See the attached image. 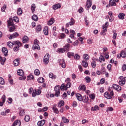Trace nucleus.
Segmentation results:
<instances>
[{
	"label": "nucleus",
	"mask_w": 126,
	"mask_h": 126,
	"mask_svg": "<svg viewBox=\"0 0 126 126\" xmlns=\"http://www.w3.org/2000/svg\"><path fill=\"white\" fill-rule=\"evenodd\" d=\"M70 21H71L69 22V24L71 26L73 25V24H74V23H75V21L74 20V19H73V18H71L70 19Z\"/></svg>",
	"instance_id": "37998d69"
},
{
	"label": "nucleus",
	"mask_w": 126,
	"mask_h": 126,
	"mask_svg": "<svg viewBox=\"0 0 126 126\" xmlns=\"http://www.w3.org/2000/svg\"><path fill=\"white\" fill-rule=\"evenodd\" d=\"M125 16H126V15L123 13H120L118 15V17L119 19H121L122 20H123V19H125Z\"/></svg>",
	"instance_id": "393cba45"
},
{
	"label": "nucleus",
	"mask_w": 126,
	"mask_h": 126,
	"mask_svg": "<svg viewBox=\"0 0 126 126\" xmlns=\"http://www.w3.org/2000/svg\"><path fill=\"white\" fill-rule=\"evenodd\" d=\"M65 87L67 89V88H70V87H71V83H70V82H67V84L65 85Z\"/></svg>",
	"instance_id": "de8ad7c7"
},
{
	"label": "nucleus",
	"mask_w": 126,
	"mask_h": 126,
	"mask_svg": "<svg viewBox=\"0 0 126 126\" xmlns=\"http://www.w3.org/2000/svg\"><path fill=\"white\" fill-rule=\"evenodd\" d=\"M20 59L18 58L14 60V65L15 66H18V65H19V61Z\"/></svg>",
	"instance_id": "b1692460"
},
{
	"label": "nucleus",
	"mask_w": 126,
	"mask_h": 126,
	"mask_svg": "<svg viewBox=\"0 0 126 126\" xmlns=\"http://www.w3.org/2000/svg\"><path fill=\"white\" fill-rule=\"evenodd\" d=\"M5 9H6V5L4 4L3 6L1 8V10L3 12H4Z\"/></svg>",
	"instance_id": "13d9d810"
},
{
	"label": "nucleus",
	"mask_w": 126,
	"mask_h": 126,
	"mask_svg": "<svg viewBox=\"0 0 126 126\" xmlns=\"http://www.w3.org/2000/svg\"><path fill=\"white\" fill-rule=\"evenodd\" d=\"M59 63L63 68H65V63L64 62V60H61L59 62Z\"/></svg>",
	"instance_id": "9b49d317"
},
{
	"label": "nucleus",
	"mask_w": 126,
	"mask_h": 126,
	"mask_svg": "<svg viewBox=\"0 0 126 126\" xmlns=\"http://www.w3.org/2000/svg\"><path fill=\"white\" fill-rule=\"evenodd\" d=\"M87 83H90L91 82V78L89 77V76H87L85 78Z\"/></svg>",
	"instance_id": "c03bdc74"
},
{
	"label": "nucleus",
	"mask_w": 126,
	"mask_h": 126,
	"mask_svg": "<svg viewBox=\"0 0 126 126\" xmlns=\"http://www.w3.org/2000/svg\"><path fill=\"white\" fill-rule=\"evenodd\" d=\"M91 65L92 67H93L94 68H95V67H96V62H95V61H93L91 63Z\"/></svg>",
	"instance_id": "052dcab7"
},
{
	"label": "nucleus",
	"mask_w": 126,
	"mask_h": 126,
	"mask_svg": "<svg viewBox=\"0 0 126 126\" xmlns=\"http://www.w3.org/2000/svg\"><path fill=\"white\" fill-rule=\"evenodd\" d=\"M2 52L4 53V55L5 57H7V53H8V51H7V49L5 48V47L2 48Z\"/></svg>",
	"instance_id": "5701e85b"
},
{
	"label": "nucleus",
	"mask_w": 126,
	"mask_h": 126,
	"mask_svg": "<svg viewBox=\"0 0 126 126\" xmlns=\"http://www.w3.org/2000/svg\"><path fill=\"white\" fill-rule=\"evenodd\" d=\"M55 91V96H56V97H59L60 96V87H59V86H56L54 88Z\"/></svg>",
	"instance_id": "0eeeda50"
},
{
	"label": "nucleus",
	"mask_w": 126,
	"mask_h": 126,
	"mask_svg": "<svg viewBox=\"0 0 126 126\" xmlns=\"http://www.w3.org/2000/svg\"><path fill=\"white\" fill-rule=\"evenodd\" d=\"M100 71L101 73H103V74H105V73L106 72V69H105V67H102Z\"/></svg>",
	"instance_id": "e2e57ef3"
},
{
	"label": "nucleus",
	"mask_w": 126,
	"mask_h": 126,
	"mask_svg": "<svg viewBox=\"0 0 126 126\" xmlns=\"http://www.w3.org/2000/svg\"><path fill=\"white\" fill-rule=\"evenodd\" d=\"M74 59L75 60H79L80 59V56L78 54H76L74 56Z\"/></svg>",
	"instance_id": "4d7b16f0"
},
{
	"label": "nucleus",
	"mask_w": 126,
	"mask_h": 126,
	"mask_svg": "<svg viewBox=\"0 0 126 126\" xmlns=\"http://www.w3.org/2000/svg\"><path fill=\"white\" fill-rule=\"evenodd\" d=\"M19 115L20 117H23L24 115H25V112L24 111V109H21L19 112Z\"/></svg>",
	"instance_id": "c756f323"
},
{
	"label": "nucleus",
	"mask_w": 126,
	"mask_h": 126,
	"mask_svg": "<svg viewBox=\"0 0 126 126\" xmlns=\"http://www.w3.org/2000/svg\"><path fill=\"white\" fill-rule=\"evenodd\" d=\"M64 105V101L63 100L60 101L58 103V108H62L63 106Z\"/></svg>",
	"instance_id": "2f4dec72"
},
{
	"label": "nucleus",
	"mask_w": 126,
	"mask_h": 126,
	"mask_svg": "<svg viewBox=\"0 0 126 126\" xmlns=\"http://www.w3.org/2000/svg\"><path fill=\"white\" fill-rule=\"evenodd\" d=\"M52 110H53L54 113L55 114H59V109L57 108V104H54L52 106Z\"/></svg>",
	"instance_id": "1a4fd4ad"
},
{
	"label": "nucleus",
	"mask_w": 126,
	"mask_h": 126,
	"mask_svg": "<svg viewBox=\"0 0 126 126\" xmlns=\"http://www.w3.org/2000/svg\"><path fill=\"white\" fill-rule=\"evenodd\" d=\"M7 24H8V27H9V26H14V24H13V20L12 19H9V20L7 21Z\"/></svg>",
	"instance_id": "dca6fc26"
},
{
	"label": "nucleus",
	"mask_w": 126,
	"mask_h": 126,
	"mask_svg": "<svg viewBox=\"0 0 126 126\" xmlns=\"http://www.w3.org/2000/svg\"><path fill=\"white\" fill-rule=\"evenodd\" d=\"M58 51L60 53H64V52H66V51H64V49L63 48L59 49Z\"/></svg>",
	"instance_id": "69168bd1"
},
{
	"label": "nucleus",
	"mask_w": 126,
	"mask_h": 126,
	"mask_svg": "<svg viewBox=\"0 0 126 126\" xmlns=\"http://www.w3.org/2000/svg\"><path fill=\"white\" fill-rule=\"evenodd\" d=\"M119 79L120 80L119 81V85L123 86V85H125V84H126V82L124 80V77L120 76L119 77Z\"/></svg>",
	"instance_id": "39448f33"
},
{
	"label": "nucleus",
	"mask_w": 126,
	"mask_h": 126,
	"mask_svg": "<svg viewBox=\"0 0 126 126\" xmlns=\"http://www.w3.org/2000/svg\"><path fill=\"white\" fill-rule=\"evenodd\" d=\"M60 89L61 90H67V89H66V88L65 87V85H64V84H63L61 87H60Z\"/></svg>",
	"instance_id": "79ce46f5"
},
{
	"label": "nucleus",
	"mask_w": 126,
	"mask_h": 126,
	"mask_svg": "<svg viewBox=\"0 0 126 126\" xmlns=\"http://www.w3.org/2000/svg\"><path fill=\"white\" fill-rule=\"evenodd\" d=\"M83 58L85 61H87V60H89V56L88 54H84Z\"/></svg>",
	"instance_id": "49530a36"
},
{
	"label": "nucleus",
	"mask_w": 126,
	"mask_h": 126,
	"mask_svg": "<svg viewBox=\"0 0 126 126\" xmlns=\"http://www.w3.org/2000/svg\"><path fill=\"white\" fill-rule=\"evenodd\" d=\"M72 106L75 107L77 106V102L76 101H73L72 104Z\"/></svg>",
	"instance_id": "338daca9"
},
{
	"label": "nucleus",
	"mask_w": 126,
	"mask_h": 126,
	"mask_svg": "<svg viewBox=\"0 0 126 126\" xmlns=\"http://www.w3.org/2000/svg\"><path fill=\"white\" fill-rule=\"evenodd\" d=\"M113 111H114V108H113V107H108L106 109V112H113Z\"/></svg>",
	"instance_id": "3c124183"
},
{
	"label": "nucleus",
	"mask_w": 126,
	"mask_h": 126,
	"mask_svg": "<svg viewBox=\"0 0 126 126\" xmlns=\"http://www.w3.org/2000/svg\"><path fill=\"white\" fill-rule=\"evenodd\" d=\"M32 50H40V46H39V44H34L33 45Z\"/></svg>",
	"instance_id": "f704fd0d"
},
{
	"label": "nucleus",
	"mask_w": 126,
	"mask_h": 126,
	"mask_svg": "<svg viewBox=\"0 0 126 126\" xmlns=\"http://www.w3.org/2000/svg\"><path fill=\"white\" fill-rule=\"evenodd\" d=\"M34 78L33 75H30L27 77V80H34Z\"/></svg>",
	"instance_id": "4c0bfd02"
},
{
	"label": "nucleus",
	"mask_w": 126,
	"mask_h": 126,
	"mask_svg": "<svg viewBox=\"0 0 126 126\" xmlns=\"http://www.w3.org/2000/svg\"><path fill=\"white\" fill-rule=\"evenodd\" d=\"M109 3L110 4V6H114L117 5V3H115V0H110Z\"/></svg>",
	"instance_id": "473e14b6"
},
{
	"label": "nucleus",
	"mask_w": 126,
	"mask_h": 126,
	"mask_svg": "<svg viewBox=\"0 0 126 126\" xmlns=\"http://www.w3.org/2000/svg\"><path fill=\"white\" fill-rule=\"evenodd\" d=\"M0 84L3 85L4 84V80L1 77H0Z\"/></svg>",
	"instance_id": "864d4df0"
},
{
	"label": "nucleus",
	"mask_w": 126,
	"mask_h": 126,
	"mask_svg": "<svg viewBox=\"0 0 126 126\" xmlns=\"http://www.w3.org/2000/svg\"><path fill=\"white\" fill-rule=\"evenodd\" d=\"M41 93H42V91H41V90H34L32 94V97H36L37 95H40Z\"/></svg>",
	"instance_id": "7ed1b4c3"
},
{
	"label": "nucleus",
	"mask_w": 126,
	"mask_h": 126,
	"mask_svg": "<svg viewBox=\"0 0 126 126\" xmlns=\"http://www.w3.org/2000/svg\"><path fill=\"white\" fill-rule=\"evenodd\" d=\"M69 48H70V44L69 43H66L63 48L64 49V51L66 52L69 51Z\"/></svg>",
	"instance_id": "ddd939ff"
},
{
	"label": "nucleus",
	"mask_w": 126,
	"mask_h": 126,
	"mask_svg": "<svg viewBox=\"0 0 126 126\" xmlns=\"http://www.w3.org/2000/svg\"><path fill=\"white\" fill-rule=\"evenodd\" d=\"M28 42H29V38H28V36L25 35L23 37L22 42L24 44H27Z\"/></svg>",
	"instance_id": "6e6552de"
},
{
	"label": "nucleus",
	"mask_w": 126,
	"mask_h": 126,
	"mask_svg": "<svg viewBox=\"0 0 126 126\" xmlns=\"http://www.w3.org/2000/svg\"><path fill=\"white\" fill-rule=\"evenodd\" d=\"M113 88L114 89H115V90H117V91H121L122 90V87H121V86L118 85H113Z\"/></svg>",
	"instance_id": "9d476101"
},
{
	"label": "nucleus",
	"mask_w": 126,
	"mask_h": 126,
	"mask_svg": "<svg viewBox=\"0 0 126 126\" xmlns=\"http://www.w3.org/2000/svg\"><path fill=\"white\" fill-rule=\"evenodd\" d=\"M25 121L27 123H28L30 121V116L29 115H27L25 117Z\"/></svg>",
	"instance_id": "58836bf2"
},
{
	"label": "nucleus",
	"mask_w": 126,
	"mask_h": 126,
	"mask_svg": "<svg viewBox=\"0 0 126 126\" xmlns=\"http://www.w3.org/2000/svg\"><path fill=\"white\" fill-rule=\"evenodd\" d=\"M32 20H34V21H38V16H37L36 15H32Z\"/></svg>",
	"instance_id": "a18cd8bd"
},
{
	"label": "nucleus",
	"mask_w": 126,
	"mask_h": 126,
	"mask_svg": "<svg viewBox=\"0 0 126 126\" xmlns=\"http://www.w3.org/2000/svg\"><path fill=\"white\" fill-rule=\"evenodd\" d=\"M121 55L122 58H126V51L122 50L121 52Z\"/></svg>",
	"instance_id": "a19ab883"
},
{
	"label": "nucleus",
	"mask_w": 126,
	"mask_h": 126,
	"mask_svg": "<svg viewBox=\"0 0 126 126\" xmlns=\"http://www.w3.org/2000/svg\"><path fill=\"white\" fill-rule=\"evenodd\" d=\"M111 68H112V64H108L107 65V69L109 71H111Z\"/></svg>",
	"instance_id": "0e129e2a"
},
{
	"label": "nucleus",
	"mask_w": 126,
	"mask_h": 126,
	"mask_svg": "<svg viewBox=\"0 0 126 126\" xmlns=\"http://www.w3.org/2000/svg\"><path fill=\"white\" fill-rule=\"evenodd\" d=\"M11 27L9 28V32H13L14 30H15V25L14 26H11Z\"/></svg>",
	"instance_id": "ea45409f"
},
{
	"label": "nucleus",
	"mask_w": 126,
	"mask_h": 126,
	"mask_svg": "<svg viewBox=\"0 0 126 126\" xmlns=\"http://www.w3.org/2000/svg\"><path fill=\"white\" fill-rule=\"evenodd\" d=\"M49 77H50V78H52V79H56V78H57V76L54 75L53 73H50L49 74Z\"/></svg>",
	"instance_id": "72a5a7b5"
},
{
	"label": "nucleus",
	"mask_w": 126,
	"mask_h": 126,
	"mask_svg": "<svg viewBox=\"0 0 126 126\" xmlns=\"http://www.w3.org/2000/svg\"><path fill=\"white\" fill-rule=\"evenodd\" d=\"M37 81H38V83H43L44 82V81H45V80L44 79V78H43V77H39L37 79Z\"/></svg>",
	"instance_id": "e433bc0d"
},
{
	"label": "nucleus",
	"mask_w": 126,
	"mask_h": 126,
	"mask_svg": "<svg viewBox=\"0 0 126 126\" xmlns=\"http://www.w3.org/2000/svg\"><path fill=\"white\" fill-rule=\"evenodd\" d=\"M21 125V123L19 120L15 121L11 126H20Z\"/></svg>",
	"instance_id": "a211bd4d"
},
{
	"label": "nucleus",
	"mask_w": 126,
	"mask_h": 126,
	"mask_svg": "<svg viewBox=\"0 0 126 126\" xmlns=\"http://www.w3.org/2000/svg\"><path fill=\"white\" fill-rule=\"evenodd\" d=\"M108 91L110 93L106 92L104 94L105 98H106V99H112V98H115V96H114V91H113L111 89H108Z\"/></svg>",
	"instance_id": "f257e3e1"
},
{
	"label": "nucleus",
	"mask_w": 126,
	"mask_h": 126,
	"mask_svg": "<svg viewBox=\"0 0 126 126\" xmlns=\"http://www.w3.org/2000/svg\"><path fill=\"white\" fill-rule=\"evenodd\" d=\"M90 98L92 100H94L95 99V94H91L90 95Z\"/></svg>",
	"instance_id": "680f3d73"
},
{
	"label": "nucleus",
	"mask_w": 126,
	"mask_h": 126,
	"mask_svg": "<svg viewBox=\"0 0 126 126\" xmlns=\"http://www.w3.org/2000/svg\"><path fill=\"white\" fill-rule=\"evenodd\" d=\"M31 9L32 13H34L35 12V10H36V5L34 3L32 4L31 7Z\"/></svg>",
	"instance_id": "412c9836"
},
{
	"label": "nucleus",
	"mask_w": 126,
	"mask_h": 126,
	"mask_svg": "<svg viewBox=\"0 0 126 126\" xmlns=\"http://www.w3.org/2000/svg\"><path fill=\"white\" fill-rule=\"evenodd\" d=\"M82 101H83L84 103H88V101H89V98H88V96L84 95L82 98Z\"/></svg>",
	"instance_id": "aec40b11"
},
{
	"label": "nucleus",
	"mask_w": 126,
	"mask_h": 126,
	"mask_svg": "<svg viewBox=\"0 0 126 126\" xmlns=\"http://www.w3.org/2000/svg\"><path fill=\"white\" fill-rule=\"evenodd\" d=\"M18 36H19V34H18V33L14 32L9 37V40H11V39H13V38H16V37H18Z\"/></svg>",
	"instance_id": "f8f14e48"
},
{
	"label": "nucleus",
	"mask_w": 126,
	"mask_h": 126,
	"mask_svg": "<svg viewBox=\"0 0 126 126\" xmlns=\"http://www.w3.org/2000/svg\"><path fill=\"white\" fill-rule=\"evenodd\" d=\"M62 120L64 124H68L69 123V120L66 119L65 117H62Z\"/></svg>",
	"instance_id": "7c9ffc66"
},
{
	"label": "nucleus",
	"mask_w": 126,
	"mask_h": 126,
	"mask_svg": "<svg viewBox=\"0 0 126 126\" xmlns=\"http://www.w3.org/2000/svg\"><path fill=\"white\" fill-rule=\"evenodd\" d=\"M19 41L17 40L16 41H13V42H11L10 41H9L7 43V46L9 47L10 49H12L13 47V46H16V44H19Z\"/></svg>",
	"instance_id": "f03ea898"
},
{
	"label": "nucleus",
	"mask_w": 126,
	"mask_h": 126,
	"mask_svg": "<svg viewBox=\"0 0 126 126\" xmlns=\"http://www.w3.org/2000/svg\"><path fill=\"white\" fill-rule=\"evenodd\" d=\"M13 20L15 22H17V23L19 22V19L18 18V17H17L16 16H15L13 17Z\"/></svg>",
	"instance_id": "5fc2aeb1"
},
{
	"label": "nucleus",
	"mask_w": 126,
	"mask_h": 126,
	"mask_svg": "<svg viewBox=\"0 0 126 126\" xmlns=\"http://www.w3.org/2000/svg\"><path fill=\"white\" fill-rule=\"evenodd\" d=\"M116 31H113V39H114L116 40L117 39V33H116Z\"/></svg>",
	"instance_id": "603ef678"
},
{
	"label": "nucleus",
	"mask_w": 126,
	"mask_h": 126,
	"mask_svg": "<svg viewBox=\"0 0 126 126\" xmlns=\"http://www.w3.org/2000/svg\"><path fill=\"white\" fill-rule=\"evenodd\" d=\"M49 60H50V55L46 54L43 58V62L45 64L49 63Z\"/></svg>",
	"instance_id": "20e7f679"
},
{
	"label": "nucleus",
	"mask_w": 126,
	"mask_h": 126,
	"mask_svg": "<svg viewBox=\"0 0 126 126\" xmlns=\"http://www.w3.org/2000/svg\"><path fill=\"white\" fill-rule=\"evenodd\" d=\"M34 74L35 75H40V70H39V69H36L35 70H34Z\"/></svg>",
	"instance_id": "8fccbe9b"
},
{
	"label": "nucleus",
	"mask_w": 126,
	"mask_h": 126,
	"mask_svg": "<svg viewBox=\"0 0 126 126\" xmlns=\"http://www.w3.org/2000/svg\"><path fill=\"white\" fill-rule=\"evenodd\" d=\"M92 5V0H87V3L86 4V8L88 10L91 7V6Z\"/></svg>",
	"instance_id": "423d86ee"
},
{
	"label": "nucleus",
	"mask_w": 126,
	"mask_h": 126,
	"mask_svg": "<svg viewBox=\"0 0 126 126\" xmlns=\"http://www.w3.org/2000/svg\"><path fill=\"white\" fill-rule=\"evenodd\" d=\"M18 15H21L22 14V9L21 8H19L17 10Z\"/></svg>",
	"instance_id": "09e8293b"
},
{
	"label": "nucleus",
	"mask_w": 126,
	"mask_h": 126,
	"mask_svg": "<svg viewBox=\"0 0 126 126\" xmlns=\"http://www.w3.org/2000/svg\"><path fill=\"white\" fill-rule=\"evenodd\" d=\"M43 32H44L45 35L49 34V29L48 28V27L46 26L44 27V30H43Z\"/></svg>",
	"instance_id": "cd10ccee"
},
{
	"label": "nucleus",
	"mask_w": 126,
	"mask_h": 126,
	"mask_svg": "<svg viewBox=\"0 0 126 126\" xmlns=\"http://www.w3.org/2000/svg\"><path fill=\"white\" fill-rule=\"evenodd\" d=\"M76 97L78 101H82V96L79 94H76Z\"/></svg>",
	"instance_id": "bb28decb"
},
{
	"label": "nucleus",
	"mask_w": 126,
	"mask_h": 126,
	"mask_svg": "<svg viewBox=\"0 0 126 126\" xmlns=\"http://www.w3.org/2000/svg\"><path fill=\"white\" fill-rule=\"evenodd\" d=\"M17 45L16 46L14 47L13 48V51L14 52H17V51L19 50V48L21 46V43L19 41V44H16Z\"/></svg>",
	"instance_id": "4468645a"
},
{
	"label": "nucleus",
	"mask_w": 126,
	"mask_h": 126,
	"mask_svg": "<svg viewBox=\"0 0 126 126\" xmlns=\"http://www.w3.org/2000/svg\"><path fill=\"white\" fill-rule=\"evenodd\" d=\"M61 7H62V5H61V4L60 3H58L53 6V8L54 10H57V9H58V8H61Z\"/></svg>",
	"instance_id": "6ab92c4d"
},
{
	"label": "nucleus",
	"mask_w": 126,
	"mask_h": 126,
	"mask_svg": "<svg viewBox=\"0 0 126 126\" xmlns=\"http://www.w3.org/2000/svg\"><path fill=\"white\" fill-rule=\"evenodd\" d=\"M55 23V19L54 18H51L48 22L47 24L51 26V25H53Z\"/></svg>",
	"instance_id": "2eb2a0df"
},
{
	"label": "nucleus",
	"mask_w": 126,
	"mask_h": 126,
	"mask_svg": "<svg viewBox=\"0 0 126 126\" xmlns=\"http://www.w3.org/2000/svg\"><path fill=\"white\" fill-rule=\"evenodd\" d=\"M17 73L20 76H23L24 75V72L23 69H19L17 71Z\"/></svg>",
	"instance_id": "a878e982"
},
{
	"label": "nucleus",
	"mask_w": 126,
	"mask_h": 126,
	"mask_svg": "<svg viewBox=\"0 0 126 126\" xmlns=\"http://www.w3.org/2000/svg\"><path fill=\"white\" fill-rule=\"evenodd\" d=\"M80 90H83V91H85V90H86V87H85V85H83L81 86Z\"/></svg>",
	"instance_id": "bf43d9fd"
},
{
	"label": "nucleus",
	"mask_w": 126,
	"mask_h": 126,
	"mask_svg": "<svg viewBox=\"0 0 126 126\" xmlns=\"http://www.w3.org/2000/svg\"><path fill=\"white\" fill-rule=\"evenodd\" d=\"M82 65L84 66V67H87V66H88V63H87V61L83 60L82 62Z\"/></svg>",
	"instance_id": "c85d7f7f"
},
{
	"label": "nucleus",
	"mask_w": 126,
	"mask_h": 126,
	"mask_svg": "<svg viewBox=\"0 0 126 126\" xmlns=\"http://www.w3.org/2000/svg\"><path fill=\"white\" fill-rule=\"evenodd\" d=\"M36 32H40L42 30V27L41 25H38L35 29Z\"/></svg>",
	"instance_id": "c9c22d12"
},
{
	"label": "nucleus",
	"mask_w": 126,
	"mask_h": 126,
	"mask_svg": "<svg viewBox=\"0 0 126 126\" xmlns=\"http://www.w3.org/2000/svg\"><path fill=\"white\" fill-rule=\"evenodd\" d=\"M102 61L103 62H105V58H104V57L103 56H101L99 57V61H100V62L102 63Z\"/></svg>",
	"instance_id": "6e6d98bb"
},
{
	"label": "nucleus",
	"mask_w": 126,
	"mask_h": 126,
	"mask_svg": "<svg viewBox=\"0 0 126 126\" xmlns=\"http://www.w3.org/2000/svg\"><path fill=\"white\" fill-rule=\"evenodd\" d=\"M122 69L123 71H125L126 70V64H124L122 66Z\"/></svg>",
	"instance_id": "774afa93"
},
{
	"label": "nucleus",
	"mask_w": 126,
	"mask_h": 126,
	"mask_svg": "<svg viewBox=\"0 0 126 126\" xmlns=\"http://www.w3.org/2000/svg\"><path fill=\"white\" fill-rule=\"evenodd\" d=\"M45 123H46V121L45 120H42L41 121H38L37 123V125L39 126H43L45 125Z\"/></svg>",
	"instance_id": "4be33fe9"
},
{
	"label": "nucleus",
	"mask_w": 126,
	"mask_h": 126,
	"mask_svg": "<svg viewBox=\"0 0 126 126\" xmlns=\"http://www.w3.org/2000/svg\"><path fill=\"white\" fill-rule=\"evenodd\" d=\"M2 102H0V106L2 107L3 106V104H4V102H5V95L3 94L1 97Z\"/></svg>",
	"instance_id": "f3484780"
}]
</instances>
